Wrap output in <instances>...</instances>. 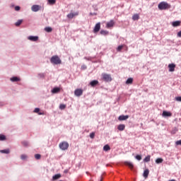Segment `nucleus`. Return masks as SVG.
Wrapping results in <instances>:
<instances>
[{
	"mask_svg": "<svg viewBox=\"0 0 181 181\" xmlns=\"http://www.w3.org/2000/svg\"><path fill=\"white\" fill-rule=\"evenodd\" d=\"M50 63H52V64L57 66L59 64H62V59H60V57H59V56L54 55L50 59Z\"/></svg>",
	"mask_w": 181,
	"mask_h": 181,
	"instance_id": "obj_1",
	"label": "nucleus"
},
{
	"mask_svg": "<svg viewBox=\"0 0 181 181\" xmlns=\"http://www.w3.org/2000/svg\"><path fill=\"white\" fill-rule=\"evenodd\" d=\"M21 159H22V160H25V159H28V156L26 154H23L21 156Z\"/></svg>",
	"mask_w": 181,
	"mask_h": 181,
	"instance_id": "obj_32",
	"label": "nucleus"
},
{
	"mask_svg": "<svg viewBox=\"0 0 181 181\" xmlns=\"http://www.w3.org/2000/svg\"><path fill=\"white\" fill-rule=\"evenodd\" d=\"M6 139V137L5 135L1 134L0 135V141H5Z\"/></svg>",
	"mask_w": 181,
	"mask_h": 181,
	"instance_id": "obj_35",
	"label": "nucleus"
},
{
	"mask_svg": "<svg viewBox=\"0 0 181 181\" xmlns=\"http://www.w3.org/2000/svg\"><path fill=\"white\" fill-rule=\"evenodd\" d=\"M62 177V175L60 174H56L52 177L53 180H57V179H60Z\"/></svg>",
	"mask_w": 181,
	"mask_h": 181,
	"instance_id": "obj_24",
	"label": "nucleus"
},
{
	"mask_svg": "<svg viewBox=\"0 0 181 181\" xmlns=\"http://www.w3.org/2000/svg\"><path fill=\"white\" fill-rule=\"evenodd\" d=\"M177 36L178 37H181V30L177 33Z\"/></svg>",
	"mask_w": 181,
	"mask_h": 181,
	"instance_id": "obj_45",
	"label": "nucleus"
},
{
	"mask_svg": "<svg viewBox=\"0 0 181 181\" xmlns=\"http://www.w3.org/2000/svg\"><path fill=\"white\" fill-rule=\"evenodd\" d=\"M176 145H181V140H178L175 142Z\"/></svg>",
	"mask_w": 181,
	"mask_h": 181,
	"instance_id": "obj_43",
	"label": "nucleus"
},
{
	"mask_svg": "<svg viewBox=\"0 0 181 181\" xmlns=\"http://www.w3.org/2000/svg\"><path fill=\"white\" fill-rule=\"evenodd\" d=\"M134 81V78H129L127 81H126V84H132Z\"/></svg>",
	"mask_w": 181,
	"mask_h": 181,
	"instance_id": "obj_26",
	"label": "nucleus"
},
{
	"mask_svg": "<svg viewBox=\"0 0 181 181\" xmlns=\"http://www.w3.org/2000/svg\"><path fill=\"white\" fill-rule=\"evenodd\" d=\"M101 29V23H98L93 29V33H98Z\"/></svg>",
	"mask_w": 181,
	"mask_h": 181,
	"instance_id": "obj_5",
	"label": "nucleus"
},
{
	"mask_svg": "<svg viewBox=\"0 0 181 181\" xmlns=\"http://www.w3.org/2000/svg\"><path fill=\"white\" fill-rule=\"evenodd\" d=\"M111 150V147H110V145L106 144L103 146V151H105V152H108V151Z\"/></svg>",
	"mask_w": 181,
	"mask_h": 181,
	"instance_id": "obj_20",
	"label": "nucleus"
},
{
	"mask_svg": "<svg viewBox=\"0 0 181 181\" xmlns=\"http://www.w3.org/2000/svg\"><path fill=\"white\" fill-rule=\"evenodd\" d=\"M64 173H69V170H64Z\"/></svg>",
	"mask_w": 181,
	"mask_h": 181,
	"instance_id": "obj_48",
	"label": "nucleus"
},
{
	"mask_svg": "<svg viewBox=\"0 0 181 181\" xmlns=\"http://www.w3.org/2000/svg\"><path fill=\"white\" fill-rule=\"evenodd\" d=\"M100 33V35H103V36H107V35H108L109 32L105 30H101Z\"/></svg>",
	"mask_w": 181,
	"mask_h": 181,
	"instance_id": "obj_23",
	"label": "nucleus"
},
{
	"mask_svg": "<svg viewBox=\"0 0 181 181\" xmlns=\"http://www.w3.org/2000/svg\"><path fill=\"white\" fill-rule=\"evenodd\" d=\"M15 11H21V6H16V7H15Z\"/></svg>",
	"mask_w": 181,
	"mask_h": 181,
	"instance_id": "obj_42",
	"label": "nucleus"
},
{
	"mask_svg": "<svg viewBox=\"0 0 181 181\" xmlns=\"http://www.w3.org/2000/svg\"><path fill=\"white\" fill-rule=\"evenodd\" d=\"M143 176H144V177H145V179H146L148 177V176H149V170L148 169H146L144 171Z\"/></svg>",
	"mask_w": 181,
	"mask_h": 181,
	"instance_id": "obj_15",
	"label": "nucleus"
},
{
	"mask_svg": "<svg viewBox=\"0 0 181 181\" xmlns=\"http://www.w3.org/2000/svg\"><path fill=\"white\" fill-rule=\"evenodd\" d=\"M98 84V81L97 80H93L90 82V85L91 86V87H95V86H97Z\"/></svg>",
	"mask_w": 181,
	"mask_h": 181,
	"instance_id": "obj_19",
	"label": "nucleus"
},
{
	"mask_svg": "<svg viewBox=\"0 0 181 181\" xmlns=\"http://www.w3.org/2000/svg\"><path fill=\"white\" fill-rule=\"evenodd\" d=\"M22 22H23V20H18L16 23V26H21L22 25Z\"/></svg>",
	"mask_w": 181,
	"mask_h": 181,
	"instance_id": "obj_30",
	"label": "nucleus"
},
{
	"mask_svg": "<svg viewBox=\"0 0 181 181\" xmlns=\"http://www.w3.org/2000/svg\"><path fill=\"white\" fill-rule=\"evenodd\" d=\"M175 131H177V129H175Z\"/></svg>",
	"mask_w": 181,
	"mask_h": 181,
	"instance_id": "obj_51",
	"label": "nucleus"
},
{
	"mask_svg": "<svg viewBox=\"0 0 181 181\" xmlns=\"http://www.w3.org/2000/svg\"><path fill=\"white\" fill-rule=\"evenodd\" d=\"M124 163L127 166H129V168H130V169H134V164H132V163H131L129 161H126Z\"/></svg>",
	"mask_w": 181,
	"mask_h": 181,
	"instance_id": "obj_21",
	"label": "nucleus"
},
{
	"mask_svg": "<svg viewBox=\"0 0 181 181\" xmlns=\"http://www.w3.org/2000/svg\"><path fill=\"white\" fill-rule=\"evenodd\" d=\"M123 47H124V45H119L117 48V52H121Z\"/></svg>",
	"mask_w": 181,
	"mask_h": 181,
	"instance_id": "obj_37",
	"label": "nucleus"
},
{
	"mask_svg": "<svg viewBox=\"0 0 181 181\" xmlns=\"http://www.w3.org/2000/svg\"><path fill=\"white\" fill-rule=\"evenodd\" d=\"M102 77L104 81H106V82L112 81V78H111L110 74H102Z\"/></svg>",
	"mask_w": 181,
	"mask_h": 181,
	"instance_id": "obj_4",
	"label": "nucleus"
},
{
	"mask_svg": "<svg viewBox=\"0 0 181 181\" xmlns=\"http://www.w3.org/2000/svg\"><path fill=\"white\" fill-rule=\"evenodd\" d=\"M181 22L180 21H174L172 23V25L174 28H176L177 26H180Z\"/></svg>",
	"mask_w": 181,
	"mask_h": 181,
	"instance_id": "obj_17",
	"label": "nucleus"
},
{
	"mask_svg": "<svg viewBox=\"0 0 181 181\" xmlns=\"http://www.w3.org/2000/svg\"><path fill=\"white\" fill-rule=\"evenodd\" d=\"M1 153H10L11 151L9 150V148L5 149V150H1L0 151Z\"/></svg>",
	"mask_w": 181,
	"mask_h": 181,
	"instance_id": "obj_27",
	"label": "nucleus"
},
{
	"mask_svg": "<svg viewBox=\"0 0 181 181\" xmlns=\"http://www.w3.org/2000/svg\"><path fill=\"white\" fill-rule=\"evenodd\" d=\"M90 16H94L97 15V13H90Z\"/></svg>",
	"mask_w": 181,
	"mask_h": 181,
	"instance_id": "obj_46",
	"label": "nucleus"
},
{
	"mask_svg": "<svg viewBox=\"0 0 181 181\" xmlns=\"http://www.w3.org/2000/svg\"><path fill=\"white\" fill-rule=\"evenodd\" d=\"M21 144L23 146H29V143L28 141H22Z\"/></svg>",
	"mask_w": 181,
	"mask_h": 181,
	"instance_id": "obj_38",
	"label": "nucleus"
},
{
	"mask_svg": "<svg viewBox=\"0 0 181 181\" xmlns=\"http://www.w3.org/2000/svg\"><path fill=\"white\" fill-rule=\"evenodd\" d=\"M134 21H138L139 19V14L136 13L132 16Z\"/></svg>",
	"mask_w": 181,
	"mask_h": 181,
	"instance_id": "obj_25",
	"label": "nucleus"
},
{
	"mask_svg": "<svg viewBox=\"0 0 181 181\" xmlns=\"http://www.w3.org/2000/svg\"><path fill=\"white\" fill-rule=\"evenodd\" d=\"M175 100L178 101L179 103H181V96L175 97Z\"/></svg>",
	"mask_w": 181,
	"mask_h": 181,
	"instance_id": "obj_41",
	"label": "nucleus"
},
{
	"mask_svg": "<svg viewBox=\"0 0 181 181\" xmlns=\"http://www.w3.org/2000/svg\"><path fill=\"white\" fill-rule=\"evenodd\" d=\"M74 94L76 97H80L83 95V89L78 88L74 90Z\"/></svg>",
	"mask_w": 181,
	"mask_h": 181,
	"instance_id": "obj_6",
	"label": "nucleus"
},
{
	"mask_svg": "<svg viewBox=\"0 0 181 181\" xmlns=\"http://www.w3.org/2000/svg\"><path fill=\"white\" fill-rule=\"evenodd\" d=\"M151 161V156H147L144 159V162H150Z\"/></svg>",
	"mask_w": 181,
	"mask_h": 181,
	"instance_id": "obj_31",
	"label": "nucleus"
},
{
	"mask_svg": "<svg viewBox=\"0 0 181 181\" xmlns=\"http://www.w3.org/2000/svg\"><path fill=\"white\" fill-rule=\"evenodd\" d=\"M59 148L62 151H66V149H69V143L67 141L60 143Z\"/></svg>",
	"mask_w": 181,
	"mask_h": 181,
	"instance_id": "obj_3",
	"label": "nucleus"
},
{
	"mask_svg": "<svg viewBox=\"0 0 181 181\" xmlns=\"http://www.w3.org/2000/svg\"><path fill=\"white\" fill-rule=\"evenodd\" d=\"M173 134H175V132H172Z\"/></svg>",
	"mask_w": 181,
	"mask_h": 181,
	"instance_id": "obj_50",
	"label": "nucleus"
},
{
	"mask_svg": "<svg viewBox=\"0 0 181 181\" xmlns=\"http://www.w3.org/2000/svg\"><path fill=\"white\" fill-rule=\"evenodd\" d=\"M10 80L13 83H16L18 81H21V78H18V76H13V77L11 78Z\"/></svg>",
	"mask_w": 181,
	"mask_h": 181,
	"instance_id": "obj_13",
	"label": "nucleus"
},
{
	"mask_svg": "<svg viewBox=\"0 0 181 181\" xmlns=\"http://www.w3.org/2000/svg\"><path fill=\"white\" fill-rule=\"evenodd\" d=\"M163 117H172V112H168L166 110L163 111L162 114Z\"/></svg>",
	"mask_w": 181,
	"mask_h": 181,
	"instance_id": "obj_12",
	"label": "nucleus"
},
{
	"mask_svg": "<svg viewBox=\"0 0 181 181\" xmlns=\"http://www.w3.org/2000/svg\"><path fill=\"white\" fill-rule=\"evenodd\" d=\"M100 181H103V177H101V179H100Z\"/></svg>",
	"mask_w": 181,
	"mask_h": 181,
	"instance_id": "obj_49",
	"label": "nucleus"
},
{
	"mask_svg": "<svg viewBox=\"0 0 181 181\" xmlns=\"http://www.w3.org/2000/svg\"><path fill=\"white\" fill-rule=\"evenodd\" d=\"M35 158L37 159V160H39L40 158H42V156L40 154H35Z\"/></svg>",
	"mask_w": 181,
	"mask_h": 181,
	"instance_id": "obj_34",
	"label": "nucleus"
},
{
	"mask_svg": "<svg viewBox=\"0 0 181 181\" xmlns=\"http://www.w3.org/2000/svg\"><path fill=\"white\" fill-rule=\"evenodd\" d=\"M129 118V115H122L119 116L118 119H119V121H125V120L128 119Z\"/></svg>",
	"mask_w": 181,
	"mask_h": 181,
	"instance_id": "obj_10",
	"label": "nucleus"
},
{
	"mask_svg": "<svg viewBox=\"0 0 181 181\" xmlns=\"http://www.w3.org/2000/svg\"><path fill=\"white\" fill-rule=\"evenodd\" d=\"M41 8L42 7L39 5H33L31 7V11H33V12H37L38 11H40Z\"/></svg>",
	"mask_w": 181,
	"mask_h": 181,
	"instance_id": "obj_8",
	"label": "nucleus"
},
{
	"mask_svg": "<svg viewBox=\"0 0 181 181\" xmlns=\"http://www.w3.org/2000/svg\"><path fill=\"white\" fill-rule=\"evenodd\" d=\"M114 21L113 20H111L110 22H107V28H112L114 26Z\"/></svg>",
	"mask_w": 181,
	"mask_h": 181,
	"instance_id": "obj_18",
	"label": "nucleus"
},
{
	"mask_svg": "<svg viewBox=\"0 0 181 181\" xmlns=\"http://www.w3.org/2000/svg\"><path fill=\"white\" fill-rule=\"evenodd\" d=\"M175 67H176V64H168L169 71H170V72L175 71Z\"/></svg>",
	"mask_w": 181,
	"mask_h": 181,
	"instance_id": "obj_11",
	"label": "nucleus"
},
{
	"mask_svg": "<svg viewBox=\"0 0 181 181\" xmlns=\"http://www.w3.org/2000/svg\"><path fill=\"white\" fill-rule=\"evenodd\" d=\"M84 59H85L86 60H91V57H85Z\"/></svg>",
	"mask_w": 181,
	"mask_h": 181,
	"instance_id": "obj_47",
	"label": "nucleus"
},
{
	"mask_svg": "<svg viewBox=\"0 0 181 181\" xmlns=\"http://www.w3.org/2000/svg\"><path fill=\"white\" fill-rule=\"evenodd\" d=\"M28 40H30V42H37V40H39V37L30 35L28 37Z\"/></svg>",
	"mask_w": 181,
	"mask_h": 181,
	"instance_id": "obj_7",
	"label": "nucleus"
},
{
	"mask_svg": "<svg viewBox=\"0 0 181 181\" xmlns=\"http://www.w3.org/2000/svg\"><path fill=\"white\" fill-rule=\"evenodd\" d=\"M33 112H35L36 114H38V115H43V112H40V109L39 107H36Z\"/></svg>",
	"mask_w": 181,
	"mask_h": 181,
	"instance_id": "obj_16",
	"label": "nucleus"
},
{
	"mask_svg": "<svg viewBox=\"0 0 181 181\" xmlns=\"http://www.w3.org/2000/svg\"><path fill=\"white\" fill-rule=\"evenodd\" d=\"M53 30V28H52V27H46V32H47L48 33H50V32H52Z\"/></svg>",
	"mask_w": 181,
	"mask_h": 181,
	"instance_id": "obj_33",
	"label": "nucleus"
},
{
	"mask_svg": "<svg viewBox=\"0 0 181 181\" xmlns=\"http://www.w3.org/2000/svg\"><path fill=\"white\" fill-rule=\"evenodd\" d=\"M158 7L160 11H166V9H169L170 8V5L167 2L162 1L158 4Z\"/></svg>",
	"mask_w": 181,
	"mask_h": 181,
	"instance_id": "obj_2",
	"label": "nucleus"
},
{
	"mask_svg": "<svg viewBox=\"0 0 181 181\" xmlns=\"http://www.w3.org/2000/svg\"><path fill=\"white\" fill-rule=\"evenodd\" d=\"M135 158L137 160H142V156L141 155H136L135 156Z\"/></svg>",
	"mask_w": 181,
	"mask_h": 181,
	"instance_id": "obj_36",
	"label": "nucleus"
},
{
	"mask_svg": "<svg viewBox=\"0 0 181 181\" xmlns=\"http://www.w3.org/2000/svg\"><path fill=\"white\" fill-rule=\"evenodd\" d=\"M56 4V0H47L48 5H54Z\"/></svg>",
	"mask_w": 181,
	"mask_h": 181,
	"instance_id": "obj_28",
	"label": "nucleus"
},
{
	"mask_svg": "<svg viewBox=\"0 0 181 181\" xmlns=\"http://www.w3.org/2000/svg\"><path fill=\"white\" fill-rule=\"evenodd\" d=\"M81 69H82V70H86V69H87V66H86V65H82V66H81Z\"/></svg>",
	"mask_w": 181,
	"mask_h": 181,
	"instance_id": "obj_44",
	"label": "nucleus"
},
{
	"mask_svg": "<svg viewBox=\"0 0 181 181\" xmlns=\"http://www.w3.org/2000/svg\"><path fill=\"white\" fill-rule=\"evenodd\" d=\"M117 129L119 131H124V129H125V124H119L117 126Z\"/></svg>",
	"mask_w": 181,
	"mask_h": 181,
	"instance_id": "obj_22",
	"label": "nucleus"
},
{
	"mask_svg": "<svg viewBox=\"0 0 181 181\" xmlns=\"http://www.w3.org/2000/svg\"><path fill=\"white\" fill-rule=\"evenodd\" d=\"M52 94H57V93H60V88H54L52 90Z\"/></svg>",
	"mask_w": 181,
	"mask_h": 181,
	"instance_id": "obj_14",
	"label": "nucleus"
},
{
	"mask_svg": "<svg viewBox=\"0 0 181 181\" xmlns=\"http://www.w3.org/2000/svg\"><path fill=\"white\" fill-rule=\"evenodd\" d=\"M94 136H95V132H92L90 134V138L91 139H94Z\"/></svg>",
	"mask_w": 181,
	"mask_h": 181,
	"instance_id": "obj_40",
	"label": "nucleus"
},
{
	"mask_svg": "<svg viewBox=\"0 0 181 181\" xmlns=\"http://www.w3.org/2000/svg\"><path fill=\"white\" fill-rule=\"evenodd\" d=\"M78 12H75V13H70L66 16L68 19H73L74 16H78Z\"/></svg>",
	"mask_w": 181,
	"mask_h": 181,
	"instance_id": "obj_9",
	"label": "nucleus"
},
{
	"mask_svg": "<svg viewBox=\"0 0 181 181\" xmlns=\"http://www.w3.org/2000/svg\"><path fill=\"white\" fill-rule=\"evenodd\" d=\"M66 108V105L61 104L59 105V110H64Z\"/></svg>",
	"mask_w": 181,
	"mask_h": 181,
	"instance_id": "obj_39",
	"label": "nucleus"
},
{
	"mask_svg": "<svg viewBox=\"0 0 181 181\" xmlns=\"http://www.w3.org/2000/svg\"><path fill=\"white\" fill-rule=\"evenodd\" d=\"M163 162V159L162 158H158L156 160V163L159 165V163H162Z\"/></svg>",
	"mask_w": 181,
	"mask_h": 181,
	"instance_id": "obj_29",
	"label": "nucleus"
}]
</instances>
